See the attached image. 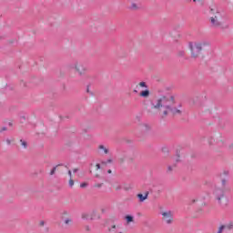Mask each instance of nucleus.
Instances as JSON below:
<instances>
[{
    "mask_svg": "<svg viewBox=\"0 0 233 233\" xmlns=\"http://www.w3.org/2000/svg\"><path fill=\"white\" fill-rule=\"evenodd\" d=\"M189 48L191 50V56L194 58L198 57L199 54H201V50H203L202 45L198 43H189Z\"/></svg>",
    "mask_w": 233,
    "mask_h": 233,
    "instance_id": "2",
    "label": "nucleus"
},
{
    "mask_svg": "<svg viewBox=\"0 0 233 233\" xmlns=\"http://www.w3.org/2000/svg\"><path fill=\"white\" fill-rule=\"evenodd\" d=\"M167 170H168L169 172L172 171V167L169 166V167H167Z\"/></svg>",
    "mask_w": 233,
    "mask_h": 233,
    "instance_id": "24",
    "label": "nucleus"
},
{
    "mask_svg": "<svg viewBox=\"0 0 233 233\" xmlns=\"http://www.w3.org/2000/svg\"><path fill=\"white\" fill-rule=\"evenodd\" d=\"M99 168H101V165L100 164H96V170H99Z\"/></svg>",
    "mask_w": 233,
    "mask_h": 233,
    "instance_id": "22",
    "label": "nucleus"
},
{
    "mask_svg": "<svg viewBox=\"0 0 233 233\" xmlns=\"http://www.w3.org/2000/svg\"><path fill=\"white\" fill-rule=\"evenodd\" d=\"M20 143L22 144V147H24V148H26V147H27L26 141L21 139Z\"/></svg>",
    "mask_w": 233,
    "mask_h": 233,
    "instance_id": "13",
    "label": "nucleus"
},
{
    "mask_svg": "<svg viewBox=\"0 0 233 233\" xmlns=\"http://www.w3.org/2000/svg\"><path fill=\"white\" fill-rule=\"evenodd\" d=\"M107 173H108V174H112V170L109 169V170L107 171Z\"/></svg>",
    "mask_w": 233,
    "mask_h": 233,
    "instance_id": "29",
    "label": "nucleus"
},
{
    "mask_svg": "<svg viewBox=\"0 0 233 233\" xmlns=\"http://www.w3.org/2000/svg\"><path fill=\"white\" fill-rule=\"evenodd\" d=\"M223 230H225V226L222 225L219 227L218 233H222Z\"/></svg>",
    "mask_w": 233,
    "mask_h": 233,
    "instance_id": "15",
    "label": "nucleus"
},
{
    "mask_svg": "<svg viewBox=\"0 0 233 233\" xmlns=\"http://www.w3.org/2000/svg\"><path fill=\"white\" fill-rule=\"evenodd\" d=\"M215 194L217 196V199H218L219 205H223V202H221L222 199H224L225 203H227V201H228L227 199V197H225V192L222 189H217L215 191Z\"/></svg>",
    "mask_w": 233,
    "mask_h": 233,
    "instance_id": "3",
    "label": "nucleus"
},
{
    "mask_svg": "<svg viewBox=\"0 0 233 233\" xmlns=\"http://www.w3.org/2000/svg\"><path fill=\"white\" fill-rule=\"evenodd\" d=\"M194 3H196V0H193Z\"/></svg>",
    "mask_w": 233,
    "mask_h": 233,
    "instance_id": "36",
    "label": "nucleus"
},
{
    "mask_svg": "<svg viewBox=\"0 0 233 233\" xmlns=\"http://www.w3.org/2000/svg\"><path fill=\"white\" fill-rule=\"evenodd\" d=\"M69 187H74V180L73 179L69 180Z\"/></svg>",
    "mask_w": 233,
    "mask_h": 233,
    "instance_id": "20",
    "label": "nucleus"
},
{
    "mask_svg": "<svg viewBox=\"0 0 233 233\" xmlns=\"http://www.w3.org/2000/svg\"><path fill=\"white\" fill-rule=\"evenodd\" d=\"M113 228H116V226H113Z\"/></svg>",
    "mask_w": 233,
    "mask_h": 233,
    "instance_id": "35",
    "label": "nucleus"
},
{
    "mask_svg": "<svg viewBox=\"0 0 233 233\" xmlns=\"http://www.w3.org/2000/svg\"><path fill=\"white\" fill-rule=\"evenodd\" d=\"M56 170H57V166L54 167L50 171V176H54L56 174Z\"/></svg>",
    "mask_w": 233,
    "mask_h": 233,
    "instance_id": "12",
    "label": "nucleus"
},
{
    "mask_svg": "<svg viewBox=\"0 0 233 233\" xmlns=\"http://www.w3.org/2000/svg\"><path fill=\"white\" fill-rule=\"evenodd\" d=\"M152 108L156 110H161V108H165L163 111V116H168V112H171L173 116L176 114H181V110L172 107L174 105V96H166L157 99L155 102L151 103Z\"/></svg>",
    "mask_w": 233,
    "mask_h": 233,
    "instance_id": "1",
    "label": "nucleus"
},
{
    "mask_svg": "<svg viewBox=\"0 0 233 233\" xmlns=\"http://www.w3.org/2000/svg\"><path fill=\"white\" fill-rule=\"evenodd\" d=\"M40 225L43 227V225H45V221H40Z\"/></svg>",
    "mask_w": 233,
    "mask_h": 233,
    "instance_id": "26",
    "label": "nucleus"
},
{
    "mask_svg": "<svg viewBox=\"0 0 233 233\" xmlns=\"http://www.w3.org/2000/svg\"><path fill=\"white\" fill-rule=\"evenodd\" d=\"M65 223H66V225H68V223H72V219H70V218H66V219H65Z\"/></svg>",
    "mask_w": 233,
    "mask_h": 233,
    "instance_id": "17",
    "label": "nucleus"
},
{
    "mask_svg": "<svg viewBox=\"0 0 233 233\" xmlns=\"http://www.w3.org/2000/svg\"><path fill=\"white\" fill-rule=\"evenodd\" d=\"M222 185H225V179L222 180Z\"/></svg>",
    "mask_w": 233,
    "mask_h": 233,
    "instance_id": "30",
    "label": "nucleus"
},
{
    "mask_svg": "<svg viewBox=\"0 0 233 233\" xmlns=\"http://www.w3.org/2000/svg\"><path fill=\"white\" fill-rule=\"evenodd\" d=\"M76 70L78 71V73L81 75L83 74V72H85V66H83V65L78 64L76 66Z\"/></svg>",
    "mask_w": 233,
    "mask_h": 233,
    "instance_id": "7",
    "label": "nucleus"
},
{
    "mask_svg": "<svg viewBox=\"0 0 233 233\" xmlns=\"http://www.w3.org/2000/svg\"><path fill=\"white\" fill-rule=\"evenodd\" d=\"M139 86H142L143 88H147V83L145 82H140Z\"/></svg>",
    "mask_w": 233,
    "mask_h": 233,
    "instance_id": "16",
    "label": "nucleus"
},
{
    "mask_svg": "<svg viewBox=\"0 0 233 233\" xmlns=\"http://www.w3.org/2000/svg\"><path fill=\"white\" fill-rule=\"evenodd\" d=\"M150 96V91L148 89H146L140 93L141 97H148Z\"/></svg>",
    "mask_w": 233,
    "mask_h": 233,
    "instance_id": "8",
    "label": "nucleus"
},
{
    "mask_svg": "<svg viewBox=\"0 0 233 233\" xmlns=\"http://www.w3.org/2000/svg\"><path fill=\"white\" fill-rule=\"evenodd\" d=\"M137 198H138L140 203H143V201L148 199V192H147L145 195L139 193L137 195Z\"/></svg>",
    "mask_w": 233,
    "mask_h": 233,
    "instance_id": "6",
    "label": "nucleus"
},
{
    "mask_svg": "<svg viewBox=\"0 0 233 233\" xmlns=\"http://www.w3.org/2000/svg\"><path fill=\"white\" fill-rule=\"evenodd\" d=\"M86 187H88V184L86 182H84V183L80 184L81 188H86Z\"/></svg>",
    "mask_w": 233,
    "mask_h": 233,
    "instance_id": "14",
    "label": "nucleus"
},
{
    "mask_svg": "<svg viewBox=\"0 0 233 233\" xmlns=\"http://www.w3.org/2000/svg\"><path fill=\"white\" fill-rule=\"evenodd\" d=\"M103 187V184H96L95 187L96 188H101Z\"/></svg>",
    "mask_w": 233,
    "mask_h": 233,
    "instance_id": "19",
    "label": "nucleus"
},
{
    "mask_svg": "<svg viewBox=\"0 0 233 233\" xmlns=\"http://www.w3.org/2000/svg\"><path fill=\"white\" fill-rule=\"evenodd\" d=\"M162 216L164 217V219L167 225H170V223H172V212L171 211L163 212Z\"/></svg>",
    "mask_w": 233,
    "mask_h": 233,
    "instance_id": "5",
    "label": "nucleus"
},
{
    "mask_svg": "<svg viewBox=\"0 0 233 233\" xmlns=\"http://www.w3.org/2000/svg\"><path fill=\"white\" fill-rule=\"evenodd\" d=\"M99 149L104 150L105 154H108V150L106 149V147H105V146L103 145L99 146Z\"/></svg>",
    "mask_w": 233,
    "mask_h": 233,
    "instance_id": "11",
    "label": "nucleus"
},
{
    "mask_svg": "<svg viewBox=\"0 0 233 233\" xmlns=\"http://www.w3.org/2000/svg\"><path fill=\"white\" fill-rule=\"evenodd\" d=\"M73 172H75V173L77 172V169H74Z\"/></svg>",
    "mask_w": 233,
    "mask_h": 233,
    "instance_id": "32",
    "label": "nucleus"
},
{
    "mask_svg": "<svg viewBox=\"0 0 233 233\" xmlns=\"http://www.w3.org/2000/svg\"><path fill=\"white\" fill-rule=\"evenodd\" d=\"M86 92H90V87L87 86Z\"/></svg>",
    "mask_w": 233,
    "mask_h": 233,
    "instance_id": "27",
    "label": "nucleus"
},
{
    "mask_svg": "<svg viewBox=\"0 0 233 233\" xmlns=\"http://www.w3.org/2000/svg\"><path fill=\"white\" fill-rule=\"evenodd\" d=\"M130 8L132 10H136V8H137V5L136 4H132Z\"/></svg>",
    "mask_w": 233,
    "mask_h": 233,
    "instance_id": "18",
    "label": "nucleus"
},
{
    "mask_svg": "<svg viewBox=\"0 0 233 233\" xmlns=\"http://www.w3.org/2000/svg\"><path fill=\"white\" fill-rule=\"evenodd\" d=\"M5 141H6L7 145H10V143H11L10 139L7 138Z\"/></svg>",
    "mask_w": 233,
    "mask_h": 233,
    "instance_id": "23",
    "label": "nucleus"
},
{
    "mask_svg": "<svg viewBox=\"0 0 233 233\" xmlns=\"http://www.w3.org/2000/svg\"><path fill=\"white\" fill-rule=\"evenodd\" d=\"M228 228H233V225H229V226H228Z\"/></svg>",
    "mask_w": 233,
    "mask_h": 233,
    "instance_id": "28",
    "label": "nucleus"
},
{
    "mask_svg": "<svg viewBox=\"0 0 233 233\" xmlns=\"http://www.w3.org/2000/svg\"><path fill=\"white\" fill-rule=\"evenodd\" d=\"M126 219H127V223H132V221H134V217L130 216V215H127L126 217Z\"/></svg>",
    "mask_w": 233,
    "mask_h": 233,
    "instance_id": "10",
    "label": "nucleus"
},
{
    "mask_svg": "<svg viewBox=\"0 0 233 233\" xmlns=\"http://www.w3.org/2000/svg\"><path fill=\"white\" fill-rule=\"evenodd\" d=\"M3 130H6V127H4Z\"/></svg>",
    "mask_w": 233,
    "mask_h": 233,
    "instance_id": "33",
    "label": "nucleus"
},
{
    "mask_svg": "<svg viewBox=\"0 0 233 233\" xmlns=\"http://www.w3.org/2000/svg\"><path fill=\"white\" fill-rule=\"evenodd\" d=\"M134 93H135V94H137V90L135 89V90H134Z\"/></svg>",
    "mask_w": 233,
    "mask_h": 233,
    "instance_id": "31",
    "label": "nucleus"
},
{
    "mask_svg": "<svg viewBox=\"0 0 233 233\" xmlns=\"http://www.w3.org/2000/svg\"><path fill=\"white\" fill-rule=\"evenodd\" d=\"M219 17H221V15H219V13H218L215 16L211 17L210 22H211V25L214 28L221 27V22H219Z\"/></svg>",
    "mask_w": 233,
    "mask_h": 233,
    "instance_id": "4",
    "label": "nucleus"
},
{
    "mask_svg": "<svg viewBox=\"0 0 233 233\" xmlns=\"http://www.w3.org/2000/svg\"><path fill=\"white\" fill-rule=\"evenodd\" d=\"M62 165L61 164H58V166L57 167H61Z\"/></svg>",
    "mask_w": 233,
    "mask_h": 233,
    "instance_id": "34",
    "label": "nucleus"
},
{
    "mask_svg": "<svg viewBox=\"0 0 233 233\" xmlns=\"http://www.w3.org/2000/svg\"><path fill=\"white\" fill-rule=\"evenodd\" d=\"M68 175L72 177V171L71 170L68 171Z\"/></svg>",
    "mask_w": 233,
    "mask_h": 233,
    "instance_id": "25",
    "label": "nucleus"
},
{
    "mask_svg": "<svg viewBox=\"0 0 233 233\" xmlns=\"http://www.w3.org/2000/svg\"><path fill=\"white\" fill-rule=\"evenodd\" d=\"M102 163H104V165H106V163H112V158H109L106 160V162H102Z\"/></svg>",
    "mask_w": 233,
    "mask_h": 233,
    "instance_id": "21",
    "label": "nucleus"
},
{
    "mask_svg": "<svg viewBox=\"0 0 233 233\" xmlns=\"http://www.w3.org/2000/svg\"><path fill=\"white\" fill-rule=\"evenodd\" d=\"M83 219H92V216H90L88 213H84L82 215Z\"/></svg>",
    "mask_w": 233,
    "mask_h": 233,
    "instance_id": "9",
    "label": "nucleus"
}]
</instances>
